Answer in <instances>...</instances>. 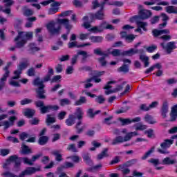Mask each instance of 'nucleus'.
<instances>
[{
	"label": "nucleus",
	"instance_id": "09e8293b",
	"mask_svg": "<svg viewBox=\"0 0 177 177\" xmlns=\"http://www.w3.org/2000/svg\"><path fill=\"white\" fill-rule=\"evenodd\" d=\"M73 10H67L62 12L61 14L59 15V17H67L68 16H71V15H73Z\"/></svg>",
	"mask_w": 177,
	"mask_h": 177
},
{
	"label": "nucleus",
	"instance_id": "e433bc0d",
	"mask_svg": "<svg viewBox=\"0 0 177 177\" xmlns=\"http://www.w3.org/2000/svg\"><path fill=\"white\" fill-rule=\"evenodd\" d=\"M118 71L119 73H124V74H127V73H129V66L127 64H123L122 66L118 68Z\"/></svg>",
	"mask_w": 177,
	"mask_h": 177
},
{
	"label": "nucleus",
	"instance_id": "4468645a",
	"mask_svg": "<svg viewBox=\"0 0 177 177\" xmlns=\"http://www.w3.org/2000/svg\"><path fill=\"white\" fill-rule=\"evenodd\" d=\"M140 15L138 17H140V21H142V20H146V19H149L151 16V12L149 10H140Z\"/></svg>",
	"mask_w": 177,
	"mask_h": 177
},
{
	"label": "nucleus",
	"instance_id": "c9c22d12",
	"mask_svg": "<svg viewBox=\"0 0 177 177\" xmlns=\"http://www.w3.org/2000/svg\"><path fill=\"white\" fill-rule=\"evenodd\" d=\"M91 42L94 44H99L103 41V37L101 36H91L90 37Z\"/></svg>",
	"mask_w": 177,
	"mask_h": 177
},
{
	"label": "nucleus",
	"instance_id": "4d7b16f0",
	"mask_svg": "<svg viewBox=\"0 0 177 177\" xmlns=\"http://www.w3.org/2000/svg\"><path fill=\"white\" fill-rule=\"evenodd\" d=\"M98 62L102 66V67H104L106 64H107V62L106 61V57L102 56L100 58H98Z\"/></svg>",
	"mask_w": 177,
	"mask_h": 177
},
{
	"label": "nucleus",
	"instance_id": "2f4dec72",
	"mask_svg": "<svg viewBox=\"0 0 177 177\" xmlns=\"http://www.w3.org/2000/svg\"><path fill=\"white\" fill-rule=\"evenodd\" d=\"M49 140V137L48 136H40L38 140V143L40 145V146H44L48 143Z\"/></svg>",
	"mask_w": 177,
	"mask_h": 177
},
{
	"label": "nucleus",
	"instance_id": "338daca9",
	"mask_svg": "<svg viewBox=\"0 0 177 177\" xmlns=\"http://www.w3.org/2000/svg\"><path fill=\"white\" fill-rule=\"evenodd\" d=\"M57 12H59V7L51 8L48 10V14L49 15H55V13H57Z\"/></svg>",
	"mask_w": 177,
	"mask_h": 177
},
{
	"label": "nucleus",
	"instance_id": "603ef678",
	"mask_svg": "<svg viewBox=\"0 0 177 177\" xmlns=\"http://www.w3.org/2000/svg\"><path fill=\"white\" fill-rule=\"evenodd\" d=\"M138 162V159H131L127 162H126V167H132V165H135Z\"/></svg>",
	"mask_w": 177,
	"mask_h": 177
},
{
	"label": "nucleus",
	"instance_id": "de8ad7c7",
	"mask_svg": "<svg viewBox=\"0 0 177 177\" xmlns=\"http://www.w3.org/2000/svg\"><path fill=\"white\" fill-rule=\"evenodd\" d=\"M107 151H109V149H104L101 153L98 154L97 159L102 160L103 157H107Z\"/></svg>",
	"mask_w": 177,
	"mask_h": 177
},
{
	"label": "nucleus",
	"instance_id": "79ce46f5",
	"mask_svg": "<svg viewBox=\"0 0 177 177\" xmlns=\"http://www.w3.org/2000/svg\"><path fill=\"white\" fill-rule=\"evenodd\" d=\"M66 150L72 151L73 153H78V149L75 147V144H70L68 145Z\"/></svg>",
	"mask_w": 177,
	"mask_h": 177
},
{
	"label": "nucleus",
	"instance_id": "37998d69",
	"mask_svg": "<svg viewBox=\"0 0 177 177\" xmlns=\"http://www.w3.org/2000/svg\"><path fill=\"white\" fill-rule=\"evenodd\" d=\"M145 120L147 122H149V124H156L157 122L156 120L153 119V117L151 115L147 114L145 117Z\"/></svg>",
	"mask_w": 177,
	"mask_h": 177
},
{
	"label": "nucleus",
	"instance_id": "aec40b11",
	"mask_svg": "<svg viewBox=\"0 0 177 177\" xmlns=\"http://www.w3.org/2000/svg\"><path fill=\"white\" fill-rule=\"evenodd\" d=\"M36 97L37 99H46V95H45V90L44 89V88L36 89Z\"/></svg>",
	"mask_w": 177,
	"mask_h": 177
},
{
	"label": "nucleus",
	"instance_id": "f3484780",
	"mask_svg": "<svg viewBox=\"0 0 177 177\" xmlns=\"http://www.w3.org/2000/svg\"><path fill=\"white\" fill-rule=\"evenodd\" d=\"M170 117H171V119H170L169 121H171V122L176 121V118H177V104L172 106L171 110V113H170Z\"/></svg>",
	"mask_w": 177,
	"mask_h": 177
},
{
	"label": "nucleus",
	"instance_id": "c03bdc74",
	"mask_svg": "<svg viewBox=\"0 0 177 177\" xmlns=\"http://www.w3.org/2000/svg\"><path fill=\"white\" fill-rule=\"evenodd\" d=\"M119 121H120L122 127L125 126V125H129V124H131L132 122V121L131 120V119L129 118H119Z\"/></svg>",
	"mask_w": 177,
	"mask_h": 177
},
{
	"label": "nucleus",
	"instance_id": "680f3d73",
	"mask_svg": "<svg viewBox=\"0 0 177 177\" xmlns=\"http://www.w3.org/2000/svg\"><path fill=\"white\" fill-rule=\"evenodd\" d=\"M70 103H71V102L67 98L60 100V104L62 106H66V104H70Z\"/></svg>",
	"mask_w": 177,
	"mask_h": 177
},
{
	"label": "nucleus",
	"instance_id": "a18cd8bd",
	"mask_svg": "<svg viewBox=\"0 0 177 177\" xmlns=\"http://www.w3.org/2000/svg\"><path fill=\"white\" fill-rule=\"evenodd\" d=\"M162 164L164 165H171L172 164H175V160H171V158L167 157V158H165V159H163Z\"/></svg>",
	"mask_w": 177,
	"mask_h": 177
},
{
	"label": "nucleus",
	"instance_id": "6ab92c4d",
	"mask_svg": "<svg viewBox=\"0 0 177 177\" xmlns=\"http://www.w3.org/2000/svg\"><path fill=\"white\" fill-rule=\"evenodd\" d=\"M153 37H159L162 34H169V29L157 30L155 29L152 31Z\"/></svg>",
	"mask_w": 177,
	"mask_h": 177
},
{
	"label": "nucleus",
	"instance_id": "423d86ee",
	"mask_svg": "<svg viewBox=\"0 0 177 177\" xmlns=\"http://www.w3.org/2000/svg\"><path fill=\"white\" fill-rule=\"evenodd\" d=\"M173 143H174V139L165 140L164 142L160 144L161 148H158V153H160V154H169V151L167 150V149H169V147H171V145H173Z\"/></svg>",
	"mask_w": 177,
	"mask_h": 177
},
{
	"label": "nucleus",
	"instance_id": "4be33fe9",
	"mask_svg": "<svg viewBox=\"0 0 177 177\" xmlns=\"http://www.w3.org/2000/svg\"><path fill=\"white\" fill-rule=\"evenodd\" d=\"M8 77L9 75H8V73H4L3 77L0 79V91L3 89Z\"/></svg>",
	"mask_w": 177,
	"mask_h": 177
},
{
	"label": "nucleus",
	"instance_id": "72a5a7b5",
	"mask_svg": "<svg viewBox=\"0 0 177 177\" xmlns=\"http://www.w3.org/2000/svg\"><path fill=\"white\" fill-rule=\"evenodd\" d=\"M86 97L81 96L79 100H76L74 103V106H82V104H85L86 103Z\"/></svg>",
	"mask_w": 177,
	"mask_h": 177
},
{
	"label": "nucleus",
	"instance_id": "0e129e2a",
	"mask_svg": "<svg viewBox=\"0 0 177 177\" xmlns=\"http://www.w3.org/2000/svg\"><path fill=\"white\" fill-rule=\"evenodd\" d=\"M24 16H32V15H34V11H32V10L30 9H26L24 10Z\"/></svg>",
	"mask_w": 177,
	"mask_h": 177
},
{
	"label": "nucleus",
	"instance_id": "9d476101",
	"mask_svg": "<svg viewBox=\"0 0 177 177\" xmlns=\"http://www.w3.org/2000/svg\"><path fill=\"white\" fill-rule=\"evenodd\" d=\"M129 21L131 23H133V21H136L138 27H140V28H142L144 31L147 30L146 26H147V23L140 21V17H139L138 16L132 17L131 18H130Z\"/></svg>",
	"mask_w": 177,
	"mask_h": 177
},
{
	"label": "nucleus",
	"instance_id": "c85d7f7f",
	"mask_svg": "<svg viewBox=\"0 0 177 177\" xmlns=\"http://www.w3.org/2000/svg\"><path fill=\"white\" fill-rule=\"evenodd\" d=\"M51 154H53V156H55V160L56 161H58V162H60V161H63V156L61 155L60 151H53L51 152Z\"/></svg>",
	"mask_w": 177,
	"mask_h": 177
},
{
	"label": "nucleus",
	"instance_id": "473e14b6",
	"mask_svg": "<svg viewBox=\"0 0 177 177\" xmlns=\"http://www.w3.org/2000/svg\"><path fill=\"white\" fill-rule=\"evenodd\" d=\"M66 125L71 127L75 123V116L74 115H69L68 118L66 120Z\"/></svg>",
	"mask_w": 177,
	"mask_h": 177
},
{
	"label": "nucleus",
	"instance_id": "a19ab883",
	"mask_svg": "<svg viewBox=\"0 0 177 177\" xmlns=\"http://www.w3.org/2000/svg\"><path fill=\"white\" fill-rule=\"evenodd\" d=\"M166 12H167V13H174L176 14L177 13V7H175L174 6H169L166 7Z\"/></svg>",
	"mask_w": 177,
	"mask_h": 177
},
{
	"label": "nucleus",
	"instance_id": "8fccbe9b",
	"mask_svg": "<svg viewBox=\"0 0 177 177\" xmlns=\"http://www.w3.org/2000/svg\"><path fill=\"white\" fill-rule=\"evenodd\" d=\"M95 102L97 103H99L100 104H103V103H104V102H106V98H104V97H103V95H98L95 98Z\"/></svg>",
	"mask_w": 177,
	"mask_h": 177
},
{
	"label": "nucleus",
	"instance_id": "13d9d810",
	"mask_svg": "<svg viewBox=\"0 0 177 177\" xmlns=\"http://www.w3.org/2000/svg\"><path fill=\"white\" fill-rule=\"evenodd\" d=\"M73 3L76 8H82L84 6V3L80 0H74Z\"/></svg>",
	"mask_w": 177,
	"mask_h": 177
},
{
	"label": "nucleus",
	"instance_id": "f704fd0d",
	"mask_svg": "<svg viewBox=\"0 0 177 177\" xmlns=\"http://www.w3.org/2000/svg\"><path fill=\"white\" fill-rule=\"evenodd\" d=\"M94 19H97V20H103L104 19V13L103 12V10H100L97 11L93 16Z\"/></svg>",
	"mask_w": 177,
	"mask_h": 177
},
{
	"label": "nucleus",
	"instance_id": "774afa93",
	"mask_svg": "<svg viewBox=\"0 0 177 177\" xmlns=\"http://www.w3.org/2000/svg\"><path fill=\"white\" fill-rule=\"evenodd\" d=\"M156 49H157V46L156 45H153L147 48V52H149V53L154 52Z\"/></svg>",
	"mask_w": 177,
	"mask_h": 177
},
{
	"label": "nucleus",
	"instance_id": "0eeeda50",
	"mask_svg": "<svg viewBox=\"0 0 177 177\" xmlns=\"http://www.w3.org/2000/svg\"><path fill=\"white\" fill-rule=\"evenodd\" d=\"M10 162H14V167L20 168V165H21V159L19 158L17 155H13L9 157L7 160L6 162L3 165V168L6 169L7 165H10Z\"/></svg>",
	"mask_w": 177,
	"mask_h": 177
},
{
	"label": "nucleus",
	"instance_id": "1a4fd4ad",
	"mask_svg": "<svg viewBox=\"0 0 177 177\" xmlns=\"http://www.w3.org/2000/svg\"><path fill=\"white\" fill-rule=\"evenodd\" d=\"M175 41H170L168 42L165 46V43L163 42L160 44V46L163 49H165V50H166L167 53L169 55L172 53V50H174V49H176V46L175 45Z\"/></svg>",
	"mask_w": 177,
	"mask_h": 177
},
{
	"label": "nucleus",
	"instance_id": "9b49d317",
	"mask_svg": "<svg viewBox=\"0 0 177 177\" xmlns=\"http://www.w3.org/2000/svg\"><path fill=\"white\" fill-rule=\"evenodd\" d=\"M59 24L64 26L66 30H67V34H70L73 28V25L70 24V19H59L57 20Z\"/></svg>",
	"mask_w": 177,
	"mask_h": 177
},
{
	"label": "nucleus",
	"instance_id": "49530a36",
	"mask_svg": "<svg viewBox=\"0 0 177 177\" xmlns=\"http://www.w3.org/2000/svg\"><path fill=\"white\" fill-rule=\"evenodd\" d=\"M115 57H117L118 56H124L123 53H121V50L120 49H114L111 53Z\"/></svg>",
	"mask_w": 177,
	"mask_h": 177
},
{
	"label": "nucleus",
	"instance_id": "864d4df0",
	"mask_svg": "<svg viewBox=\"0 0 177 177\" xmlns=\"http://www.w3.org/2000/svg\"><path fill=\"white\" fill-rule=\"evenodd\" d=\"M21 160L24 161V164H27L28 165H34V162H32V160L28 159V158H21Z\"/></svg>",
	"mask_w": 177,
	"mask_h": 177
},
{
	"label": "nucleus",
	"instance_id": "7c9ffc66",
	"mask_svg": "<svg viewBox=\"0 0 177 177\" xmlns=\"http://www.w3.org/2000/svg\"><path fill=\"white\" fill-rule=\"evenodd\" d=\"M140 60H141V62H143L144 67H149L150 64V62H149V57L146 56L145 55H140Z\"/></svg>",
	"mask_w": 177,
	"mask_h": 177
},
{
	"label": "nucleus",
	"instance_id": "bf43d9fd",
	"mask_svg": "<svg viewBox=\"0 0 177 177\" xmlns=\"http://www.w3.org/2000/svg\"><path fill=\"white\" fill-rule=\"evenodd\" d=\"M3 2L6 3L5 4L6 8H9L15 3V1L13 0H3Z\"/></svg>",
	"mask_w": 177,
	"mask_h": 177
},
{
	"label": "nucleus",
	"instance_id": "e2e57ef3",
	"mask_svg": "<svg viewBox=\"0 0 177 177\" xmlns=\"http://www.w3.org/2000/svg\"><path fill=\"white\" fill-rule=\"evenodd\" d=\"M27 74L29 77H34L35 75V69L34 68H30L28 70Z\"/></svg>",
	"mask_w": 177,
	"mask_h": 177
},
{
	"label": "nucleus",
	"instance_id": "69168bd1",
	"mask_svg": "<svg viewBox=\"0 0 177 177\" xmlns=\"http://www.w3.org/2000/svg\"><path fill=\"white\" fill-rule=\"evenodd\" d=\"M68 158H71V160H72L73 162H76V163L80 162V156H72L68 157Z\"/></svg>",
	"mask_w": 177,
	"mask_h": 177
},
{
	"label": "nucleus",
	"instance_id": "6e6d98bb",
	"mask_svg": "<svg viewBox=\"0 0 177 177\" xmlns=\"http://www.w3.org/2000/svg\"><path fill=\"white\" fill-rule=\"evenodd\" d=\"M32 102V100L25 98L24 100H21L20 101V103L21 106H25V104H30Z\"/></svg>",
	"mask_w": 177,
	"mask_h": 177
},
{
	"label": "nucleus",
	"instance_id": "bb28decb",
	"mask_svg": "<svg viewBox=\"0 0 177 177\" xmlns=\"http://www.w3.org/2000/svg\"><path fill=\"white\" fill-rule=\"evenodd\" d=\"M28 48H29V52H30L31 55H34L35 52H38V50H40V48L39 47H37L35 46V44L34 43H30L28 44Z\"/></svg>",
	"mask_w": 177,
	"mask_h": 177
},
{
	"label": "nucleus",
	"instance_id": "f257e3e1",
	"mask_svg": "<svg viewBox=\"0 0 177 177\" xmlns=\"http://www.w3.org/2000/svg\"><path fill=\"white\" fill-rule=\"evenodd\" d=\"M29 39H32V32H19L17 37L14 39L17 42L16 48H24V45Z\"/></svg>",
	"mask_w": 177,
	"mask_h": 177
},
{
	"label": "nucleus",
	"instance_id": "ddd939ff",
	"mask_svg": "<svg viewBox=\"0 0 177 177\" xmlns=\"http://www.w3.org/2000/svg\"><path fill=\"white\" fill-rule=\"evenodd\" d=\"M107 22L104 21L98 26H94L88 30V31H93V32H103L106 28Z\"/></svg>",
	"mask_w": 177,
	"mask_h": 177
},
{
	"label": "nucleus",
	"instance_id": "052dcab7",
	"mask_svg": "<svg viewBox=\"0 0 177 177\" xmlns=\"http://www.w3.org/2000/svg\"><path fill=\"white\" fill-rule=\"evenodd\" d=\"M84 160L86 161V163L88 164V165H92L93 162L92 160H91V158L89 157V155H86L84 156Z\"/></svg>",
	"mask_w": 177,
	"mask_h": 177
},
{
	"label": "nucleus",
	"instance_id": "39448f33",
	"mask_svg": "<svg viewBox=\"0 0 177 177\" xmlns=\"http://www.w3.org/2000/svg\"><path fill=\"white\" fill-rule=\"evenodd\" d=\"M46 28L50 35H59L62 26L55 21H52L46 25Z\"/></svg>",
	"mask_w": 177,
	"mask_h": 177
},
{
	"label": "nucleus",
	"instance_id": "2eb2a0df",
	"mask_svg": "<svg viewBox=\"0 0 177 177\" xmlns=\"http://www.w3.org/2000/svg\"><path fill=\"white\" fill-rule=\"evenodd\" d=\"M167 113H168V101H164L161 108V115L163 118H167Z\"/></svg>",
	"mask_w": 177,
	"mask_h": 177
},
{
	"label": "nucleus",
	"instance_id": "412c9836",
	"mask_svg": "<svg viewBox=\"0 0 177 177\" xmlns=\"http://www.w3.org/2000/svg\"><path fill=\"white\" fill-rule=\"evenodd\" d=\"M56 122V118L53 114H48L46 118V124H47L48 127L51 124H55Z\"/></svg>",
	"mask_w": 177,
	"mask_h": 177
},
{
	"label": "nucleus",
	"instance_id": "20e7f679",
	"mask_svg": "<svg viewBox=\"0 0 177 177\" xmlns=\"http://www.w3.org/2000/svg\"><path fill=\"white\" fill-rule=\"evenodd\" d=\"M8 118L7 114H1L0 115V121H3V120H6ZM17 120V118L16 116H11L9 118V121L5 120L1 122H0V127H2V125L4 127V131H6L8 128L10 127H13L15 125V121Z\"/></svg>",
	"mask_w": 177,
	"mask_h": 177
},
{
	"label": "nucleus",
	"instance_id": "3c124183",
	"mask_svg": "<svg viewBox=\"0 0 177 177\" xmlns=\"http://www.w3.org/2000/svg\"><path fill=\"white\" fill-rule=\"evenodd\" d=\"M129 110V106H125L122 107L120 109L116 111V114H121L122 113H127Z\"/></svg>",
	"mask_w": 177,
	"mask_h": 177
},
{
	"label": "nucleus",
	"instance_id": "5701e85b",
	"mask_svg": "<svg viewBox=\"0 0 177 177\" xmlns=\"http://www.w3.org/2000/svg\"><path fill=\"white\" fill-rule=\"evenodd\" d=\"M139 53V50L135 48H131L130 50H126L123 52V56H133V55H136Z\"/></svg>",
	"mask_w": 177,
	"mask_h": 177
},
{
	"label": "nucleus",
	"instance_id": "a211bd4d",
	"mask_svg": "<svg viewBox=\"0 0 177 177\" xmlns=\"http://www.w3.org/2000/svg\"><path fill=\"white\" fill-rule=\"evenodd\" d=\"M75 120L77 118V120H82L84 117V111L81 107H78L76 109L75 113H74Z\"/></svg>",
	"mask_w": 177,
	"mask_h": 177
},
{
	"label": "nucleus",
	"instance_id": "f03ea898",
	"mask_svg": "<svg viewBox=\"0 0 177 177\" xmlns=\"http://www.w3.org/2000/svg\"><path fill=\"white\" fill-rule=\"evenodd\" d=\"M35 104L36 107L40 109V113L41 114H46V113H49L50 110H53V111H57V110H59V106L57 105L45 106V103L42 100L35 102Z\"/></svg>",
	"mask_w": 177,
	"mask_h": 177
},
{
	"label": "nucleus",
	"instance_id": "ea45409f",
	"mask_svg": "<svg viewBox=\"0 0 177 177\" xmlns=\"http://www.w3.org/2000/svg\"><path fill=\"white\" fill-rule=\"evenodd\" d=\"M77 56H83L82 61L85 62L87 59V57H89V55H88V53L84 50H79L77 52Z\"/></svg>",
	"mask_w": 177,
	"mask_h": 177
},
{
	"label": "nucleus",
	"instance_id": "cd10ccee",
	"mask_svg": "<svg viewBox=\"0 0 177 177\" xmlns=\"http://www.w3.org/2000/svg\"><path fill=\"white\" fill-rule=\"evenodd\" d=\"M35 114V110L31 109H26L24 112V115H25V117H28V118H32Z\"/></svg>",
	"mask_w": 177,
	"mask_h": 177
},
{
	"label": "nucleus",
	"instance_id": "393cba45",
	"mask_svg": "<svg viewBox=\"0 0 177 177\" xmlns=\"http://www.w3.org/2000/svg\"><path fill=\"white\" fill-rule=\"evenodd\" d=\"M53 74H55L53 69L52 68H49L48 74L43 79V82H48V81H50V78H52V75H53Z\"/></svg>",
	"mask_w": 177,
	"mask_h": 177
},
{
	"label": "nucleus",
	"instance_id": "5fc2aeb1",
	"mask_svg": "<svg viewBox=\"0 0 177 177\" xmlns=\"http://www.w3.org/2000/svg\"><path fill=\"white\" fill-rule=\"evenodd\" d=\"M154 152V147H153L152 148L150 149V150H149L142 157V160H146V158H147V157H149L150 156V154H151V153Z\"/></svg>",
	"mask_w": 177,
	"mask_h": 177
},
{
	"label": "nucleus",
	"instance_id": "b1692460",
	"mask_svg": "<svg viewBox=\"0 0 177 177\" xmlns=\"http://www.w3.org/2000/svg\"><path fill=\"white\" fill-rule=\"evenodd\" d=\"M31 153H32V151H31V149H30V147H28V146L23 144L22 147H21V154L27 156L28 154H31Z\"/></svg>",
	"mask_w": 177,
	"mask_h": 177
},
{
	"label": "nucleus",
	"instance_id": "4c0bfd02",
	"mask_svg": "<svg viewBox=\"0 0 177 177\" xmlns=\"http://www.w3.org/2000/svg\"><path fill=\"white\" fill-rule=\"evenodd\" d=\"M93 52L95 55H97L98 56H104V57H107L109 56V54L102 51V48H96Z\"/></svg>",
	"mask_w": 177,
	"mask_h": 177
},
{
	"label": "nucleus",
	"instance_id": "dca6fc26",
	"mask_svg": "<svg viewBox=\"0 0 177 177\" xmlns=\"http://www.w3.org/2000/svg\"><path fill=\"white\" fill-rule=\"evenodd\" d=\"M124 82L122 85H118L116 88L113 90H108L105 91V95H111V93H117V92H120V91H122L124 88Z\"/></svg>",
	"mask_w": 177,
	"mask_h": 177
},
{
	"label": "nucleus",
	"instance_id": "f8f14e48",
	"mask_svg": "<svg viewBox=\"0 0 177 177\" xmlns=\"http://www.w3.org/2000/svg\"><path fill=\"white\" fill-rule=\"evenodd\" d=\"M38 171H41V168L27 167L19 175V177H24L26 175H32V174H35Z\"/></svg>",
	"mask_w": 177,
	"mask_h": 177
},
{
	"label": "nucleus",
	"instance_id": "7ed1b4c3",
	"mask_svg": "<svg viewBox=\"0 0 177 177\" xmlns=\"http://www.w3.org/2000/svg\"><path fill=\"white\" fill-rule=\"evenodd\" d=\"M138 133L136 131L127 133L124 137H122L121 136L115 137L112 142L111 145L113 146H115V145H118L120 143H124V142H128L133 138V136H138Z\"/></svg>",
	"mask_w": 177,
	"mask_h": 177
},
{
	"label": "nucleus",
	"instance_id": "c756f323",
	"mask_svg": "<svg viewBox=\"0 0 177 177\" xmlns=\"http://www.w3.org/2000/svg\"><path fill=\"white\" fill-rule=\"evenodd\" d=\"M44 82H45L44 80H41L39 77H37L33 82V85L39 86V88H45V84H44Z\"/></svg>",
	"mask_w": 177,
	"mask_h": 177
},
{
	"label": "nucleus",
	"instance_id": "58836bf2",
	"mask_svg": "<svg viewBox=\"0 0 177 177\" xmlns=\"http://www.w3.org/2000/svg\"><path fill=\"white\" fill-rule=\"evenodd\" d=\"M91 145L92 146H93V147L90 148V151H95V150H96V149L100 147V146H102V143L98 142L96 140H93L91 142Z\"/></svg>",
	"mask_w": 177,
	"mask_h": 177
},
{
	"label": "nucleus",
	"instance_id": "a878e982",
	"mask_svg": "<svg viewBox=\"0 0 177 177\" xmlns=\"http://www.w3.org/2000/svg\"><path fill=\"white\" fill-rule=\"evenodd\" d=\"M154 68H158V70H161L162 68V66L160 63H157L154 64L153 66H151L148 69L145 71V74H149V73H151L154 70Z\"/></svg>",
	"mask_w": 177,
	"mask_h": 177
},
{
	"label": "nucleus",
	"instance_id": "6e6552de",
	"mask_svg": "<svg viewBox=\"0 0 177 177\" xmlns=\"http://www.w3.org/2000/svg\"><path fill=\"white\" fill-rule=\"evenodd\" d=\"M28 66H30V64H28V62H21L18 65V69L14 71V74L15 76H13L12 77V80H19V78H20V75H21V71H23V70H26V68H27Z\"/></svg>",
	"mask_w": 177,
	"mask_h": 177
}]
</instances>
